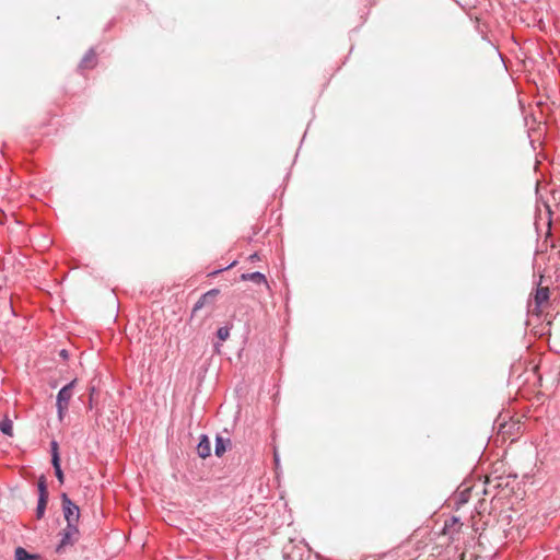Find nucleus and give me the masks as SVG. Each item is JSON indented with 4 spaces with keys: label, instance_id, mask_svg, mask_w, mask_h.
<instances>
[{
    "label": "nucleus",
    "instance_id": "obj_15",
    "mask_svg": "<svg viewBox=\"0 0 560 560\" xmlns=\"http://www.w3.org/2000/svg\"><path fill=\"white\" fill-rule=\"evenodd\" d=\"M51 459H55V456L57 459H60L59 452H58V443L56 441L51 442Z\"/></svg>",
    "mask_w": 560,
    "mask_h": 560
},
{
    "label": "nucleus",
    "instance_id": "obj_17",
    "mask_svg": "<svg viewBox=\"0 0 560 560\" xmlns=\"http://www.w3.org/2000/svg\"><path fill=\"white\" fill-rule=\"evenodd\" d=\"M201 306H202V302H201V301H199V302L196 304L195 310H197V308H199V307H201Z\"/></svg>",
    "mask_w": 560,
    "mask_h": 560
},
{
    "label": "nucleus",
    "instance_id": "obj_2",
    "mask_svg": "<svg viewBox=\"0 0 560 560\" xmlns=\"http://www.w3.org/2000/svg\"><path fill=\"white\" fill-rule=\"evenodd\" d=\"M62 501V510L63 516L67 521V524L78 525L80 518V510L77 504H74L66 493L61 495Z\"/></svg>",
    "mask_w": 560,
    "mask_h": 560
},
{
    "label": "nucleus",
    "instance_id": "obj_13",
    "mask_svg": "<svg viewBox=\"0 0 560 560\" xmlns=\"http://www.w3.org/2000/svg\"><path fill=\"white\" fill-rule=\"evenodd\" d=\"M32 558L22 547L15 550V560H27Z\"/></svg>",
    "mask_w": 560,
    "mask_h": 560
},
{
    "label": "nucleus",
    "instance_id": "obj_12",
    "mask_svg": "<svg viewBox=\"0 0 560 560\" xmlns=\"http://www.w3.org/2000/svg\"><path fill=\"white\" fill-rule=\"evenodd\" d=\"M47 501H48V498L39 497L38 504H37V515H38V517L43 516V514L45 512V509H46V505H47Z\"/></svg>",
    "mask_w": 560,
    "mask_h": 560
},
{
    "label": "nucleus",
    "instance_id": "obj_19",
    "mask_svg": "<svg viewBox=\"0 0 560 560\" xmlns=\"http://www.w3.org/2000/svg\"><path fill=\"white\" fill-rule=\"evenodd\" d=\"M62 357H66V350H62L60 353Z\"/></svg>",
    "mask_w": 560,
    "mask_h": 560
},
{
    "label": "nucleus",
    "instance_id": "obj_16",
    "mask_svg": "<svg viewBox=\"0 0 560 560\" xmlns=\"http://www.w3.org/2000/svg\"><path fill=\"white\" fill-rule=\"evenodd\" d=\"M218 292H219L218 290H211V291H209L208 293H206V294L202 296V299L205 300V299H207V296H209V295H215V294H218Z\"/></svg>",
    "mask_w": 560,
    "mask_h": 560
},
{
    "label": "nucleus",
    "instance_id": "obj_11",
    "mask_svg": "<svg viewBox=\"0 0 560 560\" xmlns=\"http://www.w3.org/2000/svg\"><path fill=\"white\" fill-rule=\"evenodd\" d=\"M38 491H39V497L48 498L46 480L44 477H40L38 480Z\"/></svg>",
    "mask_w": 560,
    "mask_h": 560
},
{
    "label": "nucleus",
    "instance_id": "obj_5",
    "mask_svg": "<svg viewBox=\"0 0 560 560\" xmlns=\"http://www.w3.org/2000/svg\"><path fill=\"white\" fill-rule=\"evenodd\" d=\"M96 54L94 50H89L82 58L80 62L81 69H92L96 66Z\"/></svg>",
    "mask_w": 560,
    "mask_h": 560
},
{
    "label": "nucleus",
    "instance_id": "obj_3",
    "mask_svg": "<svg viewBox=\"0 0 560 560\" xmlns=\"http://www.w3.org/2000/svg\"><path fill=\"white\" fill-rule=\"evenodd\" d=\"M79 529L78 525L67 524V527L63 529L62 538L60 544L58 545L56 551L61 552L65 547L72 546L79 539Z\"/></svg>",
    "mask_w": 560,
    "mask_h": 560
},
{
    "label": "nucleus",
    "instance_id": "obj_6",
    "mask_svg": "<svg viewBox=\"0 0 560 560\" xmlns=\"http://www.w3.org/2000/svg\"><path fill=\"white\" fill-rule=\"evenodd\" d=\"M241 279L243 281H253L257 284L267 283L266 277L260 272L243 273Z\"/></svg>",
    "mask_w": 560,
    "mask_h": 560
},
{
    "label": "nucleus",
    "instance_id": "obj_18",
    "mask_svg": "<svg viewBox=\"0 0 560 560\" xmlns=\"http://www.w3.org/2000/svg\"><path fill=\"white\" fill-rule=\"evenodd\" d=\"M256 258H257V255H256V254H254V255H252V256H250V259H256Z\"/></svg>",
    "mask_w": 560,
    "mask_h": 560
},
{
    "label": "nucleus",
    "instance_id": "obj_8",
    "mask_svg": "<svg viewBox=\"0 0 560 560\" xmlns=\"http://www.w3.org/2000/svg\"><path fill=\"white\" fill-rule=\"evenodd\" d=\"M0 431L5 435H13V423L9 418H4L0 421Z\"/></svg>",
    "mask_w": 560,
    "mask_h": 560
},
{
    "label": "nucleus",
    "instance_id": "obj_4",
    "mask_svg": "<svg viewBox=\"0 0 560 560\" xmlns=\"http://www.w3.org/2000/svg\"><path fill=\"white\" fill-rule=\"evenodd\" d=\"M197 452L201 458H207L208 456H210L211 444H210L208 436H206V435L201 436V439L198 443V446H197Z\"/></svg>",
    "mask_w": 560,
    "mask_h": 560
},
{
    "label": "nucleus",
    "instance_id": "obj_7",
    "mask_svg": "<svg viewBox=\"0 0 560 560\" xmlns=\"http://www.w3.org/2000/svg\"><path fill=\"white\" fill-rule=\"evenodd\" d=\"M548 299H549V289L548 288H539L536 291L535 301L538 305L546 303L548 301Z\"/></svg>",
    "mask_w": 560,
    "mask_h": 560
},
{
    "label": "nucleus",
    "instance_id": "obj_10",
    "mask_svg": "<svg viewBox=\"0 0 560 560\" xmlns=\"http://www.w3.org/2000/svg\"><path fill=\"white\" fill-rule=\"evenodd\" d=\"M51 463H52V466L55 468V474H56V477H57L58 481L60 483H63L65 476H63V472H62L61 467H60V459H57L55 457V459H51Z\"/></svg>",
    "mask_w": 560,
    "mask_h": 560
},
{
    "label": "nucleus",
    "instance_id": "obj_14",
    "mask_svg": "<svg viewBox=\"0 0 560 560\" xmlns=\"http://www.w3.org/2000/svg\"><path fill=\"white\" fill-rule=\"evenodd\" d=\"M217 334L220 340L225 341L230 336V330L228 327H220Z\"/></svg>",
    "mask_w": 560,
    "mask_h": 560
},
{
    "label": "nucleus",
    "instance_id": "obj_9",
    "mask_svg": "<svg viewBox=\"0 0 560 560\" xmlns=\"http://www.w3.org/2000/svg\"><path fill=\"white\" fill-rule=\"evenodd\" d=\"M226 442H229V440H224L223 438L221 436H217V440H215V455L217 456H222L225 451H226Z\"/></svg>",
    "mask_w": 560,
    "mask_h": 560
},
{
    "label": "nucleus",
    "instance_id": "obj_1",
    "mask_svg": "<svg viewBox=\"0 0 560 560\" xmlns=\"http://www.w3.org/2000/svg\"><path fill=\"white\" fill-rule=\"evenodd\" d=\"M75 380L70 382L68 385L63 386L57 396V408H58V417L61 421L65 417L66 411L69 407V401L72 397V388L74 386Z\"/></svg>",
    "mask_w": 560,
    "mask_h": 560
}]
</instances>
